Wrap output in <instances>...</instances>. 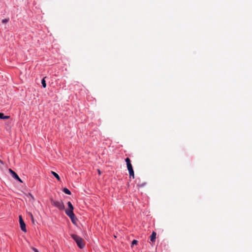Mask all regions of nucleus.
<instances>
[{
  "mask_svg": "<svg viewBox=\"0 0 252 252\" xmlns=\"http://www.w3.org/2000/svg\"><path fill=\"white\" fill-rule=\"evenodd\" d=\"M73 210L71 209H67L65 210L66 214L69 217L71 218L72 217H74V214L73 213Z\"/></svg>",
  "mask_w": 252,
  "mask_h": 252,
  "instance_id": "obj_6",
  "label": "nucleus"
},
{
  "mask_svg": "<svg viewBox=\"0 0 252 252\" xmlns=\"http://www.w3.org/2000/svg\"><path fill=\"white\" fill-rule=\"evenodd\" d=\"M29 194L32 197V198L33 199L34 198H33V197L32 196V195L30 193Z\"/></svg>",
  "mask_w": 252,
  "mask_h": 252,
  "instance_id": "obj_19",
  "label": "nucleus"
},
{
  "mask_svg": "<svg viewBox=\"0 0 252 252\" xmlns=\"http://www.w3.org/2000/svg\"><path fill=\"white\" fill-rule=\"evenodd\" d=\"M63 191L65 193H66V194H68V195H70V194H71V192H70V191L68 189H67V188H64V189H63Z\"/></svg>",
  "mask_w": 252,
  "mask_h": 252,
  "instance_id": "obj_11",
  "label": "nucleus"
},
{
  "mask_svg": "<svg viewBox=\"0 0 252 252\" xmlns=\"http://www.w3.org/2000/svg\"><path fill=\"white\" fill-rule=\"evenodd\" d=\"M156 238V233L153 231L150 236V240L152 242H155Z\"/></svg>",
  "mask_w": 252,
  "mask_h": 252,
  "instance_id": "obj_7",
  "label": "nucleus"
},
{
  "mask_svg": "<svg viewBox=\"0 0 252 252\" xmlns=\"http://www.w3.org/2000/svg\"><path fill=\"white\" fill-rule=\"evenodd\" d=\"M137 241L136 240H133L132 242V245H136L137 244Z\"/></svg>",
  "mask_w": 252,
  "mask_h": 252,
  "instance_id": "obj_15",
  "label": "nucleus"
},
{
  "mask_svg": "<svg viewBox=\"0 0 252 252\" xmlns=\"http://www.w3.org/2000/svg\"><path fill=\"white\" fill-rule=\"evenodd\" d=\"M8 21V19H3L2 20V23L3 24H5V23H6Z\"/></svg>",
  "mask_w": 252,
  "mask_h": 252,
  "instance_id": "obj_16",
  "label": "nucleus"
},
{
  "mask_svg": "<svg viewBox=\"0 0 252 252\" xmlns=\"http://www.w3.org/2000/svg\"><path fill=\"white\" fill-rule=\"evenodd\" d=\"M67 205H68V206L69 207V209H71V210H73V205H72L71 203L70 202H67Z\"/></svg>",
  "mask_w": 252,
  "mask_h": 252,
  "instance_id": "obj_13",
  "label": "nucleus"
},
{
  "mask_svg": "<svg viewBox=\"0 0 252 252\" xmlns=\"http://www.w3.org/2000/svg\"><path fill=\"white\" fill-rule=\"evenodd\" d=\"M9 118V116H4L3 113H0V119H8Z\"/></svg>",
  "mask_w": 252,
  "mask_h": 252,
  "instance_id": "obj_8",
  "label": "nucleus"
},
{
  "mask_svg": "<svg viewBox=\"0 0 252 252\" xmlns=\"http://www.w3.org/2000/svg\"><path fill=\"white\" fill-rule=\"evenodd\" d=\"M45 77L43 78L41 81V84L44 88L46 87V81L45 80Z\"/></svg>",
  "mask_w": 252,
  "mask_h": 252,
  "instance_id": "obj_12",
  "label": "nucleus"
},
{
  "mask_svg": "<svg viewBox=\"0 0 252 252\" xmlns=\"http://www.w3.org/2000/svg\"><path fill=\"white\" fill-rule=\"evenodd\" d=\"M0 163L2 164H3V162L0 159Z\"/></svg>",
  "mask_w": 252,
  "mask_h": 252,
  "instance_id": "obj_18",
  "label": "nucleus"
},
{
  "mask_svg": "<svg viewBox=\"0 0 252 252\" xmlns=\"http://www.w3.org/2000/svg\"><path fill=\"white\" fill-rule=\"evenodd\" d=\"M125 161L126 163V166L127 170H128L130 177H132L133 179L134 178V173L133 170L132 164L130 162V160L128 158L125 159Z\"/></svg>",
  "mask_w": 252,
  "mask_h": 252,
  "instance_id": "obj_2",
  "label": "nucleus"
},
{
  "mask_svg": "<svg viewBox=\"0 0 252 252\" xmlns=\"http://www.w3.org/2000/svg\"><path fill=\"white\" fill-rule=\"evenodd\" d=\"M70 218L72 222L73 223H75V216L74 217H72L71 218Z\"/></svg>",
  "mask_w": 252,
  "mask_h": 252,
  "instance_id": "obj_14",
  "label": "nucleus"
},
{
  "mask_svg": "<svg viewBox=\"0 0 252 252\" xmlns=\"http://www.w3.org/2000/svg\"><path fill=\"white\" fill-rule=\"evenodd\" d=\"M51 204L60 210H63L64 209V205L62 201H57L51 199Z\"/></svg>",
  "mask_w": 252,
  "mask_h": 252,
  "instance_id": "obj_3",
  "label": "nucleus"
},
{
  "mask_svg": "<svg viewBox=\"0 0 252 252\" xmlns=\"http://www.w3.org/2000/svg\"><path fill=\"white\" fill-rule=\"evenodd\" d=\"M32 250L34 252H39L38 251L36 248H32Z\"/></svg>",
  "mask_w": 252,
  "mask_h": 252,
  "instance_id": "obj_17",
  "label": "nucleus"
},
{
  "mask_svg": "<svg viewBox=\"0 0 252 252\" xmlns=\"http://www.w3.org/2000/svg\"><path fill=\"white\" fill-rule=\"evenodd\" d=\"M8 170L14 179L18 180L21 183L23 182L21 179L19 177L18 175L14 171H13L11 169H9Z\"/></svg>",
  "mask_w": 252,
  "mask_h": 252,
  "instance_id": "obj_5",
  "label": "nucleus"
},
{
  "mask_svg": "<svg viewBox=\"0 0 252 252\" xmlns=\"http://www.w3.org/2000/svg\"><path fill=\"white\" fill-rule=\"evenodd\" d=\"M51 174L59 181H60L61 180L60 177L59 176V175L55 172L54 171H51Z\"/></svg>",
  "mask_w": 252,
  "mask_h": 252,
  "instance_id": "obj_9",
  "label": "nucleus"
},
{
  "mask_svg": "<svg viewBox=\"0 0 252 252\" xmlns=\"http://www.w3.org/2000/svg\"><path fill=\"white\" fill-rule=\"evenodd\" d=\"M71 237L75 241L79 248L83 249L84 248L85 245V242L81 237L75 234H72Z\"/></svg>",
  "mask_w": 252,
  "mask_h": 252,
  "instance_id": "obj_1",
  "label": "nucleus"
},
{
  "mask_svg": "<svg viewBox=\"0 0 252 252\" xmlns=\"http://www.w3.org/2000/svg\"><path fill=\"white\" fill-rule=\"evenodd\" d=\"M19 223L21 230L26 232L27 231L26 224L25 223L21 216H19Z\"/></svg>",
  "mask_w": 252,
  "mask_h": 252,
  "instance_id": "obj_4",
  "label": "nucleus"
},
{
  "mask_svg": "<svg viewBox=\"0 0 252 252\" xmlns=\"http://www.w3.org/2000/svg\"><path fill=\"white\" fill-rule=\"evenodd\" d=\"M99 174H100V171L99 170H98Z\"/></svg>",
  "mask_w": 252,
  "mask_h": 252,
  "instance_id": "obj_20",
  "label": "nucleus"
},
{
  "mask_svg": "<svg viewBox=\"0 0 252 252\" xmlns=\"http://www.w3.org/2000/svg\"><path fill=\"white\" fill-rule=\"evenodd\" d=\"M28 215L30 217V219H31V220H32V224H34L35 220H34V218H33V216L32 214L31 213L29 212L28 213Z\"/></svg>",
  "mask_w": 252,
  "mask_h": 252,
  "instance_id": "obj_10",
  "label": "nucleus"
}]
</instances>
